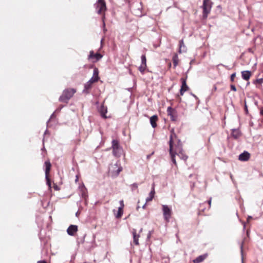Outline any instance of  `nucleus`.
<instances>
[{
	"label": "nucleus",
	"instance_id": "1",
	"mask_svg": "<svg viewBox=\"0 0 263 263\" xmlns=\"http://www.w3.org/2000/svg\"><path fill=\"white\" fill-rule=\"evenodd\" d=\"M76 92L74 89H67L63 91L62 95L59 98L61 102L67 103L68 100L73 96Z\"/></svg>",
	"mask_w": 263,
	"mask_h": 263
},
{
	"label": "nucleus",
	"instance_id": "2",
	"mask_svg": "<svg viewBox=\"0 0 263 263\" xmlns=\"http://www.w3.org/2000/svg\"><path fill=\"white\" fill-rule=\"evenodd\" d=\"M112 154L114 156L120 157L121 156L123 153V149L119 145L118 140L114 139L112 141Z\"/></svg>",
	"mask_w": 263,
	"mask_h": 263
},
{
	"label": "nucleus",
	"instance_id": "3",
	"mask_svg": "<svg viewBox=\"0 0 263 263\" xmlns=\"http://www.w3.org/2000/svg\"><path fill=\"white\" fill-rule=\"evenodd\" d=\"M202 7L203 15L206 17L208 14L210 13L212 7V3L210 0H203Z\"/></svg>",
	"mask_w": 263,
	"mask_h": 263
},
{
	"label": "nucleus",
	"instance_id": "4",
	"mask_svg": "<svg viewBox=\"0 0 263 263\" xmlns=\"http://www.w3.org/2000/svg\"><path fill=\"white\" fill-rule=\"evenodd\" d=\"M95 6L97 12L98 14H101L102 12L106 10V5L104 0H99L98 2L95 4Z\"/></svg>",
	"mask_w": 263,
	"mask_h": 263
},
{
	"label": "nucleus",
	"instance_id": "5",
	"mask_svg": "<svg viewBox=\"0 0 263 263\" xmlns=\"http://www.w3.org/2000/svg\"><path fill=\"white\" fill-rule=\"evenodd\" d=\"M109 171L112 174V175L118 176L122 170V167L119 166L118 163H116L111 165L109 167Z\"/></svg>",
	"mask_w": 263,
	"mask_h": 263
},
{
	"label": "nucleus",
	"instance_id": "6",
	"mask_svg": "<svg viewBox=\"0 0 263 263\" xmlns=\"http://www.w3.org/2000/svg\"><path fill=\"white\" fill-rule=\"evenodd\" d=\"M163 216L166 221H169L172 214V210L167 205H162Z\"/></svg>",
	"mask_w": 263,
	"mask_h": 263
},
{
	"label": "nucleus",
	"instance_id": "7",
	"mask_svg": "<svg viewBox=\"0 0 263 263\" xmlns=\"http://www.w3.org/2000/svg\"><path fill=\"white\" fill-rule=\"evenodd\" d=\"M102 58V55L99 53H94L93 51H90L88 55V60H91L92 62H97Z\"/></svg>",
	"mask_w": 263,
	"mask_h": 263
},
{
	"label": "nucleus",
	"instance_id": "8",
	"mask_svg": "<svg viewBox=\"0 0 263 263\" xmlns=\"http://www.w3.org/2000/svg\"><path fill=\"white\" fill-rule=\"evenodd\" d=\"M45 166L46 167L45 168V177L46 180L47 181V184L48 185L49 187L51 186V183L50 182V180L48 177L49 172L51 168V164L49 161H45Z\"/></svg>",
	"mask_w": 263,
	"mask_h": 263
},
{
	"label": "nucleus",
	"instance_id": "9",
	"mask_svg": "<svg viewBox=\"0 0 263 263\" xmlns=\"http://www.w3.org/2000/svg\"><path fill=\"white\" fill-rule=\"evenodd\" d=\"M79 190L80 192V195L82 198H83L85 201V204H87V198L88 197L87 195V191L85 186L84 184L79 186Z\"/></svg>",
	"mask_w": 263,
	"mask_h": 263
},
{
	"label": "nucleus",
	"instance_id": "10",
	"mask_svg": "<svg viewBox=\"0 0 263 263\" xmlns=\"http://www.w3.org/2000/svg\"><path fill=\"white\" fill-rule=\"evenodd\" d=\"M181 81L182 85H181V88L180 90V95L183 96L184 92L187 91L189 88L186 84V78H181Z\"/></svg>",
	"mask_w": 263,
	"mask_h": 263
},
{
	"label": "nucleus",
	"instance_id": "11",
	"mask_svg": "<svg viewBox=\"0 0 263 263\" xmlns=\"http://www.w3.org/2000/svg\"><path fill=\"white\" fill-rule=\"evenodd\" d=\"M169 143H170V154L171 156L172 161L174 164H176V160L175 158V155L176 154V153L174 154V153L173 151V141H172V137L170 138Z\"/></svg>",
	"mask_w": 263,
	"mask_h": 263
},
{
	"label": "nucleus",
	"instance_id": "12",
	"mask_svg": "<svg viewBox=\"0 0 263 263\" xmlns=\"http://www.w3.org/2000/svg\"><path fill=\"white\" fill-rule=\"evenodd\" d=\"M77 231L78 226L76 225H70L67 230V232L70 236H74V233Z\"/></svg>",
	"mask_w": 263,
	"mask_h": 263
},
{
	"label": "nucleus",
	"instance_id": "13",
	"mask_svg": "<svg viewBox=\"0 0 263 263\" xmlns=\"http://www.w3.org/2000/svg\"><path fill=\"white\" fill-rule=\"evenodd\" d=\"M250 157V154L247 151H245L239 156V160L241 161H247Z\"/></svg>",
	"mask_w": 263,
	"mask_h": 263
},
{
	"label": "nucleus",
	"instance_id": "14",
	"mask_svg": "<svg viewBox=\"0 0 263 263\" xmlns=\"http://www.w3.org/2000/svg\"><path fill=\"white\" fill-rule=\"evenodd\" d=\"M99 79V70L97 68H95L93 71V76L90 79L93 83L97 82Z\"/></svg>",
	"mask_w": 263,
	"mask_h": 263
},
{
	"label": "nucleus",
	"instance_id": "15",
	"mask_svg": "<svg viewBox=\"0 0 263 263\" xmlns=\"http://www.w3.org/2000/svg\"><path fill=\"white\" fill-rule=\"evenodd\" d=\"M133 236V240L134 242L136 245H139V238L140 237V234H137L136 233V230L135 229H133L132 231Z\"/></svg>",
	"mask_w": 263,
	"mask_h": 263
},
{
	"label": "nucleus",
	"instance_id": "16",
	"mask_svg": "<svg viewBox=\"0 0 263 263\" xmlns=\"http://www.w3.org/2000/svg\"><path fill=\"white\" fill-rule=\"evenodd\" d=\"M176 151L178 152L177 155L182 159L186 160L187 159V156L183 153L182 150L179 146L176 148Z\"/></svg>",
	"mask_w": 263,
	"mask_h": 263
},
{
	"label": "nucleus",
	"instance_id": "17",
	"mask_svg": "<svg viewBox=\"0 0 263 263\" xmlns=\"http://www.w3.org/2000/svg\"><path fill=\"white\" fill-rule=\"evenodd\" d=\"M158 120V117L157 115H154L150 118V123L153 128L157 126V121Z\"/></svg>",
	"mask_w": 263,
	"mask_h": 263
},
{
	"label": "nucleus",
	"instance_id": "18",
	"mask_svg": "<svg viewBox=\"0 0 263 263\" xmlns=\"http://www.w3.org/2000/svg\"><path fill=\"white\" fill-rule=\"evenodd\" d=\"M186 51V48L185 46L184 45L183 40H181L179 41V49L178 52L180 53H181L182 52H185Z\"/></svg>",
	"mask_w": 263,
	"mask_h": 263
},
{
	"label": "nucleus",
	"instance_id": "19",
	"mask_svg": "<svg viewBox=\"0 0 263 263\" xmlns=\"http://www.w3.org/2000/svg\"><path fill=\"white\" fill-rule=\"evenodd\" d=\"M99 112H100L101 116L104 118H106V114L107 112V107H105L103 105H102L99 109Z\"/></svg>",
	"mask_w": 263,
	"mask_h": 263
},
{
	"label": "nucleus",
	"instance_id": "20",
	"mask_svg": "<svg viewBox=\"0 0 263 263\" xmlns=\"http://www.w3.org/2000/svg\"><path fill=\"white\" fill-rule=\"evenodd\" d=\"M241 76L243 80H248L251 76V72L249 70L243 71L241 72Z\"/></svg>",
	"mask_w": 263,
	"mask_h": 263
},
{
	"label": "nucleus",
	"instance_id": "21",
	"mask_svg": "<svg viewBox=\"0 0 263 263\" xmlns=\"http://www.w3.org/2000/svg\"><path fill=\"white\" fill-rule=\"evenodd\" d=\"M206 256H207V254H203L202 255H200L198 257H197L196 258H195L193 260V262H194V263H200L205 259Z\"/></svg>",
	"mask_w": 263,
	"mask_h": 263
},
{
	"label": "nucleus",
	"instance_id": "22",
	"mask_svg": "<svg viewBox=\"0 0 263 263\" xmlns=\"http://www.w3.org/2000/svg\"><path fill=\"white\" fill-rule=\"evenodd\" d=\"M93 83L90 80L85 84L84 89L83 90L84 92L88 93V90L91 87L92 84Z\"/></svg>",
	"mask_w": 263,
	"mask_h": 263
},
{
	"label": "nucleus",
	"instance_id": "23",
	"mask_svg": "<svg viewBox=\"0 0 263 263\" xmlns=\"http://www.w3.org/2000/svg\"><path fill=\"white\" fill-rule=\"evenodd\" d=\"M232 135L235 139H237L240 136V132L238 129H233L232 130Z\"/></svg>",
	"mask_w": 263,
	"mask_h": 263
},
{
	"label": "nucleus",
	"instance_id": "24",
	"mask_svg": "<svg viewBox=\"0 0 263 263\" xmlns=\"http://www.w3.org/2000/svg\"><path fill=\"white\" fill-rule=\"evenodd\" d=\"M155 194V191H154L153 189L151 190V191L150 192V193L149 194L148 197L146 199V202H147L152 201L154 197Z\"/></svg>",
	"mask_w": 263,
	"mask_h": 263
},
{
	"label": "nucleus",
	"instance_id": "25",
	"mask_svg": "<svg viewBox=\"0 0 263 263\" xmlns=\"http://www.w3.org/2000/svg\"><path fill=\"white\" fill-rule=\"evenodd\" d=\"M173 63L174 64V68H175L178 64L179 59L178 56L177 54H175L172 58Z\"/></svg>",
	"mask_w": 263,
	"mask_h": 263
},
{
	"label": "nucleus",
	"instance_id": "26",
	"mask_svg": "<svg viewBox=\"0 0 263 263\" xmlns=\"http://www.w3.org/2000/svg\"><path fill=\"white\" fill-rule=\"evenodd\" d=\"M123 208H122V207H119L118 208V213H117L116 217L117 218H120L122 216V215H123Z\"/></svg>",
	"mask_w": 263,
	"mask_h": 263
},
{
	"label": "nucleus",
	"instance_id": "27",
	"mask_svg": "<svg viewBox=\"0 0 263 263\" xmlns=\"http://www.w3.org/2000/svg\"><path fill=\"white\" fill-rule=\"evenodd\" d=\"M141 64H143L144 66L146 65V59L144 54L141 56Z\"/></svg>",
	"mask_w": 263,
	"mask_h": 263
},
{
	"label": "nucleus",
	"instance_id": "28",
	"mask_svg": "<svg viewBox=\"0 0 263 263\" xmlns=\"http://www.w3.org/2000/svg\"><path fill=\"white\" fill-rule=\"evenodd\" d=\"M146 65L144 66L143 64H141L139 67V70L141 73H143L146 69Z\"/></svg>",
	"mask_w": 263,
	"mask_h": 263
},
{
	"label": "nucleus",
	"instance_id": "29",
	"mask_svg": "<svg viewBox=\"0 0 263 263\" xmlns=\"http://www.w3.org/2000/svg\"><path fill=\"white\" fill-rule=\"evenodd\" d=\"M141 8H138L137 10H135V14L138 16H141Z\"/></svg>",
	"mask_w": 263,
	"mask_h": 263
},
{
	"label": "nucleus",
	"instance_id": "30",
	"mask_svg": "<svg viewBox=\"0 0 263 263\" xmlns=\"http://www.w3.org/2000/svg\"><path fill=\"white\" fill-rule=\"evenodd\" d=\"M240 249H241V260L242 263H243V242L241 243L240 245Z\"/></svg>",
	"mask_w": 263,
	"mask_h": 263
},
{
	"label": "nucleus",
	"instance_id": "31",
	"mask_svg": "<svg viewBox=\"0 0 263 263\" xmlns=\"http://www.w3.org/2000/svg\"><path fill=\"white\" fill-rule=\"evenodd\" d=\"M137 188H138V184L137 183H135L132 185V190H134L135 189H137Z\"/></svg>",
	"mask_w": 263,
	"mask_h": 263
},
{
	"label": "nucleus",
	"instance_id": "32",
	"mask_svg": "<svg viewBox=\"0 0 263 263\" xmlns=\"http://www.w3.org/2000/svg\"><path fill=\"white\" fill-rule=\"evenodd\" d=\"M167 113H168V115H171V113H172V108L171 107H168L167 108Z\"/></svg>",
	"mask_w": 263,
	"mask_h": 263
},
{
	"label": "nucleus",
	"instance_id": "33",
	"mask_svg": "<svg viewBox=\"0 0 263 263\" xmlns=\"http://www.w3.org/2000/svg\"><path fill=\"white\" fill-rule=\"evenodd\" d=\"M235 76H236V73H234L231 74V80L232 81H234V78L235 77Z\"/></svg>",
	"mask_w": 263,
	"mask_h": 263
},
{
	"label": "nucleus",
	"instance_id": "34",
	"mask_svg": "<svg viewBox=\"0 0 263 263\" xmlns=\"http://www.w3.org/2000/svg\"><path fill=\"white\" fill-rule=\"evenodd\" d=\"M231 90H233V91H236V87H235L234 85H231Z\"/></svg>",
	"mask_w": 263,
	"mask_h": 263
},
{
	"label": "nucleus",
	"instance_id": "35",
	"mask_svg": "<svg viewBox=\"0 0 263 263\" xmlns=\"http://www.w3.org/2000/svg\"><path fill=\"white\" fill-rule=\"evenodd\" d=\"M256 82L258 83H262L263 82V79H259L256 80Z\"/></svg>",
	"mask_w": 263,
	"mask_h": 263
},
{
	"label": "nucleus",
	"instance_id": "36",
	"mask_svg": "<svg viewBox=\"0 0 263 263\" xmlns=\"http://www.w3.org/2000/svg\"><path fill=\"white\" fill-rule=\"evenodd\" d=\"M103 30H104V31H106V29H105V22H104V17H103Z\"/></svg>",
	"mask_w": 263,
	"mask_h": 263
},
{
	"label": "nucleus",
	"instance_id": "37",
	"mask_svg": "<svg viewBox=\"0 0 263 263\" xmlns=\"http://www.w3.org/2000/svg\"><path fill=\"white\" fill-rule=\"evenodd\" d=\"M120 207H122V208H123L124 207V202H123V200H120Z\"/></svg>",
	"mask_w": 263,
	"mask_h": 263
},
{
	"label": "nucleus",
	"instance_id": "38",
	"mask_svg": "<svg viewBox=\"0 0 263 263\" xmlns=\"http://www.w3.org/2000/svg\"><path fill=\"white\" fill-rule=\"evenodd\" d=\"M152 231H149L148 234H147V239H149L151 236V235H152Z\"/></svg>",
	"mask_w": 263,
	"mask_h": 263
},
{
	"label": "nucleus",
	"instance_id": "39",
	"mask_svg": "<svg viewBox=\"0 0 263 263\" xmlns=\"http://www.w3.org/2000/svg\"><path fill=\"white\" fill-rule=\"evenodd\" d=\"M54 117H55V115H54V112H53V113L51 115V117H50V119H49V120L47 121V123L48 124V123L49 122V121L50 120V119H52V118H54Z\"/></svg>",
	"mask_w": 263,
	"mask_h": 263
},
{
	"label": "nucleus",
	"instance_id": "40",
	"mask_svg": "<svg viewBox=\"0 0 263 263\" xmlns=\"http://www.w3.org/2000/svg\"><path fill=\"white\" fill-rule=\"evenodd\" d=\"M208 202V203H209V205L210 206L211 204V202H212V198H210Z\"/></svg>",
	"mask_w": 263,
	"mask_h": 263
},
{
	"label": "nucleus",
	"instance_id": "41",
	"mask_svg": "<svg viewBox=\"0 0 263 263\" xmlns=\"http://www.w3.org/2000/svg\"><path fill=\"white\" fill-rule=\"evenodd\" d=\"M154 190V191H155V183L154 182L152 185V189L151 190Z\"/></svg>",
	"mask_w": 263,
	"mask_h": 263
},
{
	"label": "nucleus",
	"instance_id": "42",
	"mask_svg": "<svg viewBox=\"0 0 263 263\" xmlns=\"http://www.w3.org/2000/svg\"><path fill=\"white\" fill-rule=\"evenodd\" d=\"M252 218V216H249L248 217V218H247V221H249V220H250V219H251Z\"/></svg>",
	"mask_w": 263,
	"mask_h": 263
},
{
	"label": "nucleus",
	"instance_id": "43",
	"mask_svg": "<svg viewBox=\"0 0 263 263\" xmlns=\"http://www.w3.org/2000/svg\"><path fill=\"white\" fill-rule=\"evenodd\" d=\"M170 116L171 117L172 120H173V121H175V119L174 118L173 115H172V113H171V115H170Z\"/></svg>",
	"mask_w": 263,
	"mask_h": 263
},
{
	"label": "nucleus",
	"instance_id": "44",
	"mask_svg": "<svg viewBox=\"0 0 263 263\" xmlns=\"http://www.w3.org/2000/svg\"><path fill=\"white\" fill-rule=\"evenodd\" d=\"M37 263H46V261H44V260H41V261H38Z\"/></svg>",
	"mask_w": 263,
	"mask_h": 263
},
{
	"label": "nucleus",
	"instance_id": "45",
	"mask_svg": "<svg viewBox=\"0 0 263 263\" xmlns=\"http://www.w3.org/2000/svg\"><path fill=\"white\" fill-rule=\"evenodd\" d=\"M260 113L261 115L263 116V108L261 109Z\"/></svg>",
	"mask_w": 263,
	"mask_h": 263
},
{
	"label": "nucleus",
	"instance_id": "46",
	"mask_svg": "<svg viewBox=\"0 0 263 263\" xmlns=\"http://www.w3.org/2000/svg\"><path fill=\"white\" fill-rule=\"evenodd\" d=\"M249 51L253 53V51H252V49H251V48L249 49Z\"/></svg>",
	"mask_w": 263,
	"mask_h": 263
},
{
	"label": "nucleus",
	"instance_id": "47",
	"mask_svg": "<svg viewBox=\"0 0 263 263\" xmlns=\"http://www.w3.org/2000/svg\"><path fill=\"white\" fill-rule=\"evenodd\" d=\"M78 181V176H76V182H77Z\"/></svg>",
	"mask_w": 263,
	"mask_h": 263
},
{
	"label": "nucleus",
	"instance_id": "48",
	"mask_svg": "<svg viewBox=\"0 0 263 263\" xmlns=\"http://www.w3.org/2000/svg\"><path fill=\"white\" fill-rule=\"evenodd\" d=\"M142 230H143V229L141 228L140 231H139V233H141L142 232Z\"/></svg>",
	"mask_w": 263,
	"mask_h": 263
},
{
	"label": "nucleus",
	"instance_id": "49",
	"mask_svg": "<svg viewBox=\"0 0 263 263\" xmlns=\"http://www.w3.org/2000/svg\"><path fill=\"white\" fill-rule=\"evenodd\" d=\"M146 203L143 205L142 208L144 209L146 206Z\"/></svg>",
	"mask_w": 263,
	"mask_h": 263
},
{
	"label": "nucleus",
	"instance_id": "50",
	"mask_svg": "<svg viewBox=\"0 0 263 263\" xmlns=\"http://www.w3.org/2000/svg\"><path fill=\"white\" fill-rule=\"evenodd\" d=\"M192 95L193 97H194L195 98H197V97H196L195 95H194V94L192 93Z\"/></svg>",
	"mask_w": 263,
	"mask_h": 263
},
{
	"label": "nucleus",
	"instance_id": "51",
	"mask_svg": "<svg viewBox=\"0 0 263 263\" xmlns=\"http://www.w3.org/2000/svg\"><path fill=\"white\" fill-rule=\"evenodd\" d=\"M47 133H48V130H46L44 134H47Z\"/></svg>",
	"mask_w": 263,
	"mask_h": 263
},
{
	"label": "nucleus",
	"instance_id": "52",
	"mask_svg": "<svg viewBox=\"0 0 263 263\" xmlns=\"http://www.w3.org/2000/svg\"><path fill=\"white\" fill-rule=\"evenodd\" d=\"M78 212H77L76 213V216H78Z\"/></svg>",
	"mask_w": 263,
	"mask_h": 263
}]
</instances>
